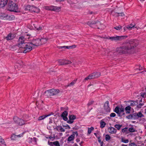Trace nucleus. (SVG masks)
Masks as SVG:
<instances>
[{"mask_svg":"<svg viewBox=\"0 0 146 146\" xmlns=\"http://www.w3.org/2000/svg\"><path fill=\"white\" fill-rule=\"evenodd\" d=\"M25 38L24 36H21L18 40L17 46L19 48V50L24 53L31 51L33 47V45L37 46L41 44L40 39L33 38L30 42H25Z\"/></svg>","mask_w":146,"mask_h":146,"instance_id":"1","label":"nucleus"},{"mask_svg":"<svg viewBox=\"0 0 146 146\" xmlns=\"http://www.w3.org/2000/svg\"><path fill=\"white\" fill-rule=\"evenodd\" d=\"M138 44V42L137 40H131L127 42L123 45L117 48L116 51L119 55L127 53H133L135 47Z\"/></svg>","mask_w":146,"mask_h":146,"instance_id":"2","label":"nucleus"},{"mask_svg":"<svg viewBox=\"0 0 146 146\" xmlns=\"http://www.w3.org/2000/svg\"><path fill=\"white\" fill-rule=\"evenodd\" d=\"M7 9L9 11L16 13L19 12L20 11L18 9V5L15 3L14 0H9Z\"/></svg>","mask_w":146,"mask_h":146,"instance_id":"3","label":"nucleus"},{"mask_svg":"<svg viewBox=\"0 0 146 146\" xmlns=\"http://www.w3.org/2000/svg\"><path fill=\"white\" fill-rule=\"evenodd\" d=\"M13 120L16 123L21 126L26 124V123L27 122L26 120H24L17 117H14Z\"/></svg>","mask_w":146,"mask_h":146,"instance_id":"4","label":"nucleus"},{"mask_svg":"<svg viewBox=\"0 0 146 146\" xmlns=\"http://www.w3.org/2000/svg\"><path fill=\"white\" fill-rule=\"evenodd\" d=\"M59 91L58 90L52 89L45 91L44 93H47L48 96H50L57 94L59 93Z\"/></svg>","mask_w":146,"mask_h":146,"instance_id":"5","label":"nucleus"},{"mask_svg":"<svg viewBox=\"0 0 146 146\" xmlns=\"http://www.w3.org/2000/svg\"><path fill=\"white\" fill-rule=\"evenodd\" d=\"M127 37V36H115L110 37L109 39L111 40L120 41L121 40Z\"/></svg>","mask_w":146,"mask_h":146,"instance_id":"6","label":"nucleus"},{"mask_svg":"<svg viewBox=\"0 0 146 146\" xmlns=\"http://www.w3.org/2000/svg\"><path fill=\"white\" fill-rule=\"evenodd\" d=\"M124 108H119L118 106H116L114 111L118 114V116L120 117H121V113L122 112H124Z\"/></svg>","mask_w":146,"mask_h":146,"instance_id":"7","label":"nucleus"},{"mask_svg":"<svg viewBox=\"0 0 146 146\" xmlns=\"http://www.w3.org/2000/svg\"><path fill=\"white\" fill-rule=\"evenodd\" d=\"M59 65H68L70 64L72 62L69 60H58Z\"/></svg>","mask_w":146,"mask_h":146,"instance_id":"8","label":"nucleus"},{"mask_svg":"<svg viewBox=\"0 0 146 146\" xmlns=\"http://www.w3.org/2000/svg\"><path fill=\"white\" fill-rule=\"evenodd\" d=\"M104 110L106 113L110 112L111 108L110 107L109 102L106 101L104 105Z\"/></svg>","mask_w":146,"mask_h":146,"instance_id":"9","label":"nucleus"},{"mask_svg":"<svg viewBox=\"0 0 146 146\" xmlns=\"http://www.w3.org/2000/svg\"><path fill=\"white\" fill-rule=\"evenodd\" d=\"M87 24L90 27H93V26L95 24H97V26L101 25V23L98 21H89L88 22Z\"/></svg>","mask_w":146,"mask_h":146,"instance_id":"10","label":"nucleus"},{"mask_svg":"<svg viewBox=\"0 0 146 146\" xmlns=\"http://www.w3.org/2000/svg\"><path fill=\"white\" fill-rule=\"evenodd\" d=\"M69 119L67 121V123H69L71 124L73 123L74 122V120L76 119V116L75 115H70L69 116Z\"/></svg>","mask_w":146,"mask_h":146,"instance_id":"11","label":"nucleus"},{"mask_svg":"<svg viewBox=\"0 0 146 146\" xmlns=\"http://www.w3.org/2000/svg\"><path fill=\"white\" fill-rule=\"evenodd\" d=\"M48 9L49 10L58 11L60 10V7H58L52 6L50 7Z\"/></svg>","mask_w":146,"mask_h":146,"instance_id":"12","label":"nucleus"},{"mask_svg":"<svg viewBox=\"0 0 146 146\" xmlns=\"http://www.w3.org/2000/svg\"><path fill=\"white\" fill-rule=\"evenodd\" d=\"M35 8L30 5L27 6L25 9V10H29L31 12H35Z\"/></svg>","mask_w":146,"mask_h":146,"instance_id":"13","label":"nucleus"},{"mask_svg":"<svg viewBox=\"0 0 146 146\" xmlns=\"http://www.w3.org/2000/svg\"><path fill=\"white\" fill-rule=\"evenodd\" d=\"M127 102L130 103V105L129 106H135L136 105H137L139 103L138 100H137L136 101H127Z\"/></svg>","mask_w":146,"mask_h":146,"instance_id":"14","label":"nucleus"},{"mask_svg":"<svg viewBox=\"0 0 146 146\" xmlns=\"http://www.w3.org/2000/svg\"><path fill=\"white\" fill-rule=\"evenodd\" d=\"M9 0H1L0 1V8H3L6 5Z\"/></svg>","mask_w":146,"mask_h":146,"instance_id":"15","label":"nucleus"},{"mask_svg":"<svg viewBox=\"0 0 146 146\" xmlns=\"http://www.w3.org/2000/svg\"><path fill=\"white\" fill-rule=\"evenodd\" d=\"M108 132L111 134L115 133L117 132V130L115 128L112 127H110L108 129Z\"/></svg>","mask_w":146,"mask_h":146,"instance_id":"16","label":"nucleus"},{"mask_svg":"<svg viewBox=\"0 0 146 146\" xmlns=\"http://www.w3.org/2000/svg\"><path fill=\"white\" fill-rule=\"evenodd\" d=\"M53 113L52 112H51L50 113L48 114H46L40 116H39L38 118V120H41L42 119H44V118H45L46 117L50 116V115H53Z\"/></svg>","mask_w":146,"mask_h":146,"instance_id":"17","label":"nucleus"},{"mask_svg":"<svg viewBox=\"0 0 146 146\" xmlns=\"http://www.w3.org/2000/svg\"><path fill=\"white\" fill-rule=\"evenodd\" d=\"M5 19L8 20H12L15 19V17L14 15H8L6 14V16L5 17Z\"/></svg>","mask_w":146,"mask_h":146,"instance_id":"18","label":"nucleus"},{"mask_svg":"<svg viewBox=\"0 0 146 146\" xmlns=\"http://www.w3.org/2000/svg\"><path fill=\"white\" fill-rule=\"evenodd\" d=\"M129 127H131L129 128L128 129V133H129L134 132H135L136 131V130H135L133 128V125L130 124V125H129Z\"/></svg>","mask_w":146,"mask_h":146,"instance_id":"19","label":"nucleus"},{"mask_svg":"<svg viewBox=\"0 0 146 146\" xmlns=\"http://www.w3.org/2000/svg\"><path fill=\"white\" fill-rule=\"evenodd\" d=\"M131 107L130 106H128L125 108V110L127 114H129L130 113Z\"/></svg>","mask_w":146,"mask_h":146,"instance_id":"20","label":"nucleus"},{"mask_svg":"<svg viewBox=\"0 0 146 146\" xmlns=\"http://www.w3.org/2000/svg\"><path fill=\"white\" fill-rule=\"evenodd\" d=\"M3 145L5 146L6 145L4 140L0 136V145L2 146Z\"/></svg>","mask_w":146,"mask_h":146,"instance_id":"21","label":"nucleus"},{"mask_svg":"<svg viewBox=\"0 0 146 146\" xmlns=\"http://www.w3.org/2000/svg\"><path fill=\"white\" fill-rule=\"evenodd\" d=\"M59 128V130L61 132H64L65 131V129L63 128L61 126H58L56 127V129L57 130V131H59L58 129Z\"/></svg>","mask_w":146,"mask_h":146,"instance_id":"22","label":"nucleus"},{"mask_svg":"<svg viewBox=\"0 0 146 146\" xmlns=\"http://www.w3.org/2000/svg\"><path fill=\"white\" fill-rule=\"evenodd\" d=\"M77 79H76L75 80H73L70 84H69L68 85H67V87L73 86L74 85V84L76 83V81H77Z\"/></svg>","mask_w":146,"mask_h":146,"instance_id":"23","label":"nucleus"},{"mask_svg":"<svg viewBox=\"0 0 146 146\" xmlns=\"http://www.w3.org/2000/svg\"><path fill=\"white\" fill-rule=\"evenodd\" d=\"M11 33L9 34L7 36L5 37V38L7 40H9L13 39V38L11 36Z\"/></svg>","mask_w":146,"mask_h":146,"instance_id":"24","label":"nucleus"},{"mask_svg":"<svg viewBox=\"0 0 146 146\" xmlns=\"http://www.w3.org/2000/svg\"><path fill=\"white\" fill-rule=\"evenodd\" d=\"M128 129L127 127H125L122 129L121 131L123 133H125L126 134H128Z\"/></svg>","mask_w":146,"mask_h":146,"instance_id":"25","label":"nucleus"},{"mask_svg":"<svg viewBox=\"0 0 146 146\" xmlns=\"http://www.w3.org/2000/svg\"><path fill=\"white\" fill-rule=\"evenodd\" d=\"M40 40L41 44H42L46 43V41H47V39L46 38H42L41 39H40Z\"/></svg>","mask_w":146,"mask_h":146,"instance_id":"26","label":"nucleus"},{"mask_svg":"<svg viewBox=\"0 0 146 146\" xmlns=\"http://www.w3.org/2000/svg\"><path fill=\"white\" fill-rule=\"evenodd\" d=\"M137 117H138V118H141L142 117H144V115L142 113L141 111L139 112L138 113H137Z\"/></svg>","mask_w":146,"mask_h":146,"instance_id":"27","label":"nucleus"},{"mask_svg":"<svg viewBox=\"0 0 146 146\" xmlns=\"http://www.w3.org/2000/svg\"><path fill=\"white\" fill-rule=\"evenodd\" d=\"M68 112L66 111H64L62 113L61 116L62 117L67 116L68 115Z\"/></svg>","mask_w":146,"mask_h":146,"instance_id":"28","label":"nucleus"},{"mask_svg":"<svg viewBox=\"0 0 146 146\" xmlns=\"http://www.w3.org/2000/svg\"><path fill=\"white\" fill-rule=\"evenodd\" d=\"M94 75L95 78H98L100 76L101 73L99 72H97L96 73H93Z\"/></svg>","mask_w":146,"mask_h":146,"instance_id":"29","label":"nucleus"},{"mask_svg":"<svg viewBox=\"0 0 146 146\" xmlns=\"http://www.w3.org/2000/svg\"><path fill=\"white\" fill-rule=\"evenodd\" d=\"M122 126V125L120 124H116L114 125L115 127L118 130H119Z\"/></svg>","mask_w":146,"mask_h":146,"instance_id":"30","label":"nucleus"},{"mask_svg":"<svg viewBox=\"0 0 146 146\" xmlns=\"http://www.w3.org/2000/svg\"><path fill=\"white\" fill-rule=\"evenodd\" d=\"M100 127L101 128H103L106 125V123L104 121H101L100 123Z\"/></svg>","mask_w":146,"mask_h":146,"instance_id":"31","label":"nucleus"},{"mask_svg":"<svg viewBox=\"0 0 146 146\" xmlns=\"http://www.w3.org/2000/svg\"><path fill=\"white\" fill-rule=\"evenodd\" d=\"M111 13L112 15L116 17H118L119 16L118 13L115 12H113V11L111 12Z\"/></svg>","mask_w":146,"mask_h":146,"instance_id":"32","label":"nucleus"},{"mask_svg":"<svg viewBox=\"0 0 146 146\" xmlns=\"http://www.w3.org/2000/svg\"><path fill=\"white\" fill-rule=\"evenodd\" d=\"M58 48L59 49H69L68 46H58Z\"/></svg>","mask_w":146,"mask_h":146,"instance_id":"33","label":"nucleus"},{"mask_svg":"<svg viewBox=\"0 0 146 146\" xmlns=\"http://www.w3.org/2000/svg\"><path fill=\"white\" fill-rule=\"evenodd\" d=\"M111 139L110 136L108 134L106 135L105 140L107 141H108Z\"/></svg>","mask_w":146,"mask_h":146,"instance_id":"34","label":"nucleus"},{"mask_svg":"<svg viewBox=\"0 0 146 146\" xmlns=\"http://www.w3.org/2000/svg\"><path fill=\"white\" fill-rule=\"evenodd\" d=\"M74 139V137L72 135H70L68 139V141H71L73 140Z\"/></svg>","mask_w":146,"mask_h":146,"instance_id":"35","label":"nucleus"},{"mask_svg":"<svg viewBox=\"0 0 146 146\" xmlns=\"http://www.w3.org/2000/svg\"><path fill=\"white\" fill-rule=\"evenodd\" d=\"M20 135H15L14 134H13V135H12L11 137V138L12 140H15L16 138V136H19Z\"/></svg>","mask_w":146,"mask_h":146,"instance_id":"36","label":"nucleus"},{"mask_svg":"<svg viewBox=\"0 0 146 146\" xmlns=\"http://www.w3.org/2000/svg\"><path fill=\"white\" fill-rule=\"evenodd\" d=\"M137 105V108L139 109H140L141 108V106L144 105V103H139V104H138Z\"/></svg>","mask_w":146,"mask_h":146,"instance_id":"37","label":"nucleus"},{"mask_svg":"<svg viewBox=\"0 0 146 146\" xmlns=\"http://www.w3.org/2000/svg\"><path fill=\"white\" fill-rule=\"evenodd\" d=\"M121 141L122 142L125 143H127L129 142V140L128 139H125L123 138H122Z\"/></svg>","mask_w":146,"mask_h":146,"instance_id":"38","label":"nucleus"},{"mask_svg":"<svg viewBox=\"0 0 146 146\" xmlns=\"http://www.w3.org/2000/svg\"><path fill=\"white\" fill-rule=\"evenodd\" d=\"M122 27L121 26L119 25L114 27V28L117 30H119L121 29Z\"/></svg>","mask_w":146,"mask_h":146,"instance_id":"39","label":"nucleus"},{"mask_svg":"<svg viewBox=\"0 0 146 146\" xmlns=\"http://www.w3.org/2000/svg\"><path fill=\"white\" fill-rule=\"evenodd\" d=\"M132 115H133V118L134 119H138V117H137V113H135L132 114Z\"/></svg>","mask_w":146,"mask_h":146,"instance_id":"40","label":"nucleus"},{"mask_svg":"<svg viewBox=\"0 0 146 146\" xmlns=\"http://www.w3.org/2000/svg\"><path fill=\"white\" fill-rule=\"evenodd\" d=\"M54 144L56 146H60L59 142L58 141H56L54 142Z\"/></svg>","mask_w":146,"mask_h":146,"instance_id":"41","label":"nucleus"},{"mask_svg":"<svg viewBox=\"0 0 146 146\" xmlns=\"http://www.w3.org/2000/svg\"><path fill=\"white\" fill-rule=\"evenodd\" d=\"M89 76H90V78L91 79H93L95 78L94 77V73H93L90 74L89 75Z\"/></svg>","mask_w":146,"mask_h":146,"instance_id":"42","label":"nucleus"},{"mask_svg":"<svg viewBox=\"0 0 146 146\" xmlns=\"http://www.w3.org/2000/svg\"><path fill=\"white\" fill-rule=\"evenodd\" d=\"M5 16L6 14L3 13H0V18H1L2 17L5 18Z\"/></svg>","mask_w":146,"mask_h":146,"instance_id":"43","label":"nucleus"},{"mask_svg":"<svg viewBox=\"0 0 146 146\" xmlns=\"http://www.w3.org/2000/svg\"><path fill=\"white\" fill-rule=\"evenodd\" d=\"M116 115L115 113H112L110 114V116L111 117H114Z\"/></svg>","mask_w":146,"mask_h":146,"instance_id":"44","label":"nucleus"},{"mask_svg":"<svg viewBox=\"0 0 146 146\" xmlns=\"http://www.w3.org/2000/svg\"><path fill=\"white\" fill-rule=\"evenodd\" d=\"M126 118L128 119L132 118H133V115L132 114L126 116Z\"/></svg>","mask_w":146,"mask_h":146,"instance_id":"45","label":"nucleus"},{"mask_svg":"<svg viewBox=\"0 0 146 146\" xmlns=\"http://www.w3.org/2000/svg\"><path fill=\"white\" fill-rule=\"evenodd\" d=\"M94 102V101H91L90 102H89L87 104L88 106H89L92 105L93 103Z\"/></svg>","mask_w":146,"mask_h":146,"instance_id":"46","label":"nucleus"},{"mask_svg":"<svg viewBox=\"0 0 146 146\" xmlns=\"http://www.w3.org/2000/svg\"><path fill=\"white\" fill-rule=\"evenodd\" d=\"M129 145L130 146H137V145L135 143H131L129 144Z\"/></svg>","mask_w":146,"mask_h":146,"instance_id":"47","label":"nucleus"},{"mask_svg":"<svg viewBox=\"0 0 146 146\" xmlns=\"http://www.w3.org/2000/svg\"><path fill=\"white\" fill-rule=\"evenodd\" d=\"M135 26L134 25H133H133L131 24L130 25V26H128L127 27V28L128 29H131L132 28H134V27H135Z\"/></svg>","mask_w":146,"mask_h":146,"instance_id":"48","label":"nucleus"},{"mask_svg":"<svg viewBox=\"0 0 146 146\" xmlns=\"http://www.w3.org/2000/svg\"><path fill=\"white\" fill-rule=\"evenodd\" d=\"M69 49V48H75L76 47V45H73L71 46H68Z\"/></svg>","mask_w":146,"mask_h":146,"instance_id":"49","label":"nucleus"},{"mask_svg":"<svg viewBox=\"0 0 146 146\" xmlns=\"http://www.w3.org/2000/svg\"><path fill=\"white\" fill-rule=\"evenodd\" d=\"M101 137V136L100 135H99L98 137H97L98 138V141L99 143H100V142L101 141V140L100 139Z\"/></svg>","mask_w":146,"mask_h":146,"instance_id":"50","label":"nucleus"},{"mask_svg":"<svg viewBox=\"0 0 146 146\" xmlns=\"http://www.w3.org/2000/svg\"><path fill=\"white\" fill-rule=\"evenodd\" d=\"M118 15H119V16H121L122 17H123L124 16V14L122 12L121 13H118Z\"/></svg>","mask_w":146,"mask_h":146,"instance_id":"51","label":"nucleus"},{"mask_svg":"<svg viewBox=\"0 0 146 146\" xmlns=\"http://www.w3.org/2000/svg\"><path fill=\"white\" fill-rule=\"evenodd\" d=\"M89 79H91L90 78V76L89 75L84 80V81L88 80Z\"/></svg>","mask_w":146,"mask_h":146,"instance_id":"52","label":"nucleus"},{"mask_svg":"<svg viewBox=\"0 0 146 146\" xmlns=\"http://www.w3.org/2000/svg\"><path fill=\"white\" fill-rule=\"evenodd\" d=\"M48 143L49 145L50 146H53L54 144V142H48Z\"/></svg>","mask_w":146,"mask_h":146,"instance_id":"53","label":"nucleus"},{"mask_svg":"<svg viewBox=\"0 0 146 146\" xmlns=\"http://www.w3.org/2000/svg\"><path fill=\"white\" fill-rule=\"evenodd\" d=\"M63 119L65 121H68V118L67 117V116H66V117H62Z\"/></svg>","mask_w":146,"mask_h":146,"instance_id":"54","label":"nucleus"},{"mask_svg":"<svg viewBox=\"0 0 146 146\" xmlns=\"http://www.w3.org/2000/svg\"><path fill=\"white\" fill-rule=\"evenodd\" d=\"M141 96L143 97V98H144L145 94V93H141Z\"/></svg>","mask_w":146,"mask_h":146,"instance_id":"55","label":"nucleus"},{"mask_svg":"<svg viewBox=\"0 0 146 146\" xmlns=\"http://www.w3.org/2000/svg\"><path fill=\"white\" fill-rule=\"evenodd\" d=\"M63 127H67V128H66L67 129H70V126L68 125L67 124L66 126H63Z\"/></svg>","mask_w":146,"mask_h":146,"instance_id":"56","label":"nucleus"},{"mask_svg":"<svg viewBox=\"0 0 146 146\" xmlns=\"http://www.w3.org/2000/svg\"><path fill=\"white\" fill-rule=\"evenodd\" d=\"M92 131V130H91V129H90L89 128H88V133L89 134H90L91 133Z\"/></svg>","mask_w":146,"mask_h":146,"instance_id":"57","label":"nucleus"},{"mask_svg":"<svg viewBox=\"0 0 146 146\" xmlns=\"http://www.w3.org/2000/svg\"><path fill=\"white\" fill-rule=\"evenodd\" d=\"M36 29L37 30L39 31L42 29V27H41L39 26L38 28H37Z\"/></svg>","mask_w":146,"mask_h":146,"instance_id":"58","label":"nucleus"},{"mask_svg":"<svg viewBox=\"0 0 146 146\" xmlns=\"http://www.w3.org/2000/svg\"><path fill=\"white\" fill-rule=\"evenodd\" d=\"M33 140L35 142V143H36V138L35 137L33 138Z\"/></svg>","mask_w":146,"mask_h":146,"instance_id":"59","label":"nucleus"},{"mask_svg":"<svg viewBox=\"0 0 146 146\" xmlns=\"http://www.w3.org/2000/svg\"><path fill=\"white\" fill-rule=\"evenodd\" d=\"M100 143V146H103V141H101L100 143Z\"/></svg>","mask_w":146,"mask_h":146,"instance_id":"60","label":"nucleus"},{"mask_svg":"<svg viewBox=\"0 0 146 146\" xmlns=\"http://www.w3.org/2000/svg\"><path fill=\"white\" fill-rule=\"evenodd\" d=\"M76 141L77 142H78L80 141V139L79 138H77L76 139Z\"/></svg>","mask_w":146,"mask_h":146,"instance_id":"61","label":"nucleus"},{"mask_svg":"<svg viewBox=\"0 0 146 146\" xmlns=\"http://www.w3.org/2000/svg\"><path fill=\"white\" fill-rule=\"evenodd\" d=\"M72 135V136H73V137L74 138V137L75 136V133H74V132H73V133L72 135Z\"/></svg>","mask_w":146,"mask_h":146,"instance_id":"62","label":"nucleus"},{"mask_svg":"<svg viewBox=\"0 0 146 146\" xmlns=\"http://www.w3.org/2000/svg\"><path fill=\"white\" fill-rule=\"evenodd\" d=\"M94 134L95 135L96 137H97L99 136L96 133H94Z\"/></svg>","mask_w":146,"mask_h":146,"instance_id":"63","label":"nucleus"},{"mask_svg":"<svg viewBox=\"0 0 146 146\" xmlns=\"http://www.w3.org/2000/svg\"><path fill=\"white\" fill-rule=\"evenodd\" d=\"M143 67H141L140 66H139V70H142Z\"/></svg>","mask_w":146,"mask_h":146,"instance_id":"64","label":"nucleus"}]
</instances>
